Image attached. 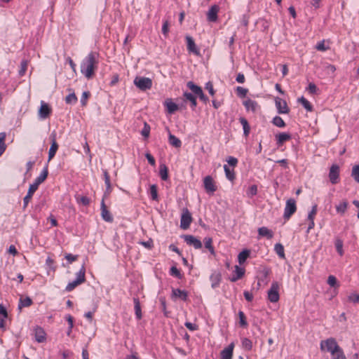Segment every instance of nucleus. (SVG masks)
Returning a JSON list of instances; mask_svg holds the SVG:
<instances>
[{
	"label": "nucleus",
	"instance_id": "nucleus-1",
	"mask_svg": "<svg viewBox=\"0 0 359 359\" xmlns=\"http://www.w3.org/2000/svg\"><path fill=\"white\" fill-rule=\"evenodd\" d=\"M99 54L90 52L81 64V72L88 79L93 78L95 71L97 69Z\"/></svg>",
	"mask_w": 359,
	"mask_h": 359
},
{
	"label": "nucleus",
	"instance_id": "nucleus-2",
	"mask_svg": "<svg viewBox=\"0 0 359 359\" xmlns=\"http://www.w3.org/2000/svg\"><path fill=\"white\" fill-rule=\"evenodd\" d=\"M86 267L83 264L79 272L76 273V279L70 282L66 286L67 292L72 291L76 287L86 282Z\"/></svg>",
	"mask_w": 359,
	"mask_h": 359
},
{
	"label": "nucleus",
	"instance_id": "nucleus-3",
	"mask_svg": "<svg viewBox=\"0 0 359 359\" xmlns=\"http://www.w3.org/2000/svg\"><path fill=\"white\" fill-rule=\"evenodd\" d=\"M135 85L141 90H147L152 87V81L147 77L137 76L134 80Z\"/></svg>",
	"mask_w": 359,
	"mask_h": 359
},
{
	"label": "nucleus",
	"instance_id": "nucleus-4",
	"mask_svg": "<svg viewBox=\"0 0 359 359\" xmlns=\"http://www.w3.org/2000/svg\"><path fill=\"white\" fill-rule=\"evenodd\" d=\"M268 299L273 303L278 302L280 299L279 295V284L278 282L274 281L272 283L270 289L268 291Z\"/></svg>",
	"mask_w": 359,
	"mask_h": 359
},
{
	"label": "nucleus",
	"instance_id": "nucleus-5",
	"mask_svg": "<svg viewBox=\"0 0 359 359\" xmlns=\"http://www.w3.org/2000/svg\"><path fill=\"white\" fill-rule=\"evenodd\" d=\"M297 205L296 201L293 198H290L286 201V205L284 210L283 217L285 220H288L291 216L296 212Z\"/></svg>",
	"mask_w": 359,
	"mask_h": 359
},
{
	"label": "nucleus",
	"instance_id": "nucleus-6",
	"mask_svg": "<svg viewBox=\"0 0 359 359\" xmlns=\"http://www.w3.org/2000/svg\"><path fill=\"white\" fill-rule=\"evenodd\" d=\"M192 222L191 214L187 208H184L180 220V227L182 229H187L189 228Z\"/></svg>",
	"mask_w": 359,
	"mask_h": 359
},
{
	"label": "nucleus",
	"instance_id": "nucleus-7",
	"mask_svg": "<svg viewBox=\"0 0 359 359\" xmlns=\"http://www.w3.org/2000/svg\"><path fill=\"white\" fill-rule=\"evenodd\" d=\"M187 86L196 95L198 96L200 100L204 103H206L208 101V97L203 93V90L200 86L194 84L192 81H189L187 83Z\"/></svg>",
	"mask_w": 359,
	"mask_h": 359
},
{
	"label": "nucleus",
	"instance_id": "nucleus-8",
	"mask_svg": "<svg viewBox=\"0 0 359 359\" xmlns=\"http://www.w3.org/2000/svg\"><path fill=\"white\" fill-rule=\"evenodd\" d=\"M339 166L337 164H333L330 168L329 179L332 184H336L339 182Z\"/></svg>",
	"mask_w": 359,
	"mask_h": 359
},
{
	"label": "nucleus",
	"instance_id": "nucleus-9",
	"mask_svg": "<svg viewBox=\"0 0 359 359\" xmlns=\"http://www.w3.org/2000/svg\"><path fill=\"white\" fill-rule=\"evenodd\" d=\"M203 186L205 191L209 194H213L217 190V186L215 185L212 177L210 175L204 177Z\"/></svg>",
	"mask_w": 359,
	"mask_h": 359
},
{
	"label": "nucleus",
	"instance_id": "nucleus-10",
	"mask_svg": "<svg viewBox=\"0 0 359 359\" xmlns=\"http://www.w3.org/2000/svg\"><path fill=\"white\" fill-rule=\"evenodd\" d=\"M182 238L187 245L194 246L195 249H200L202 248L201 241L192 235H182Z\"/></svg>",
	"mask_w": 359,
	"mask_h": 359
},
{
	"label": "nucleus",
	"instance_id": "nucleus-11",
	"mask_svg": "<svg viewBox=\"0 0 359 359\" xmlns=\"http://www.w3.org/2000/svg\"><path fill=\"white\" fill-rule=\"evenodd\" d=\"M50 138L51 140V146L48 151V161H50L55 156L59 147L56 142V133L55 131L51 133Z\"/></svg>",
	"mask_w": 359,
	"mask_h": 359
},
{
	"label": "nucleus",
	"instance_id": "nucleus-12",
	"mask_svg": "<svg viewBox=\"0 0 359 359\" xmlns=\"http://www.w3.org/2000/svg\"><path fill=\"white\" fill-rule=\"evenodd\" d=\"M275 104L278 114H288L290 112V109L285 100L277 97L275 98Z\"/></svg>",
	"mask_w": 359,
	"mask_h": 359
},
{
	"label": "nucleus",
	"instance_id": "nucleus-13",
	"mask_svg": "<svg viewBox=\"0 0 359 359\" xmlns=\"http://www.w3.org/2000/svg\"><path fill=\"white\" fill-rule=\"evenodd\" d=\"M337 344L336 339L333 337L328 338L325 340H323L320 342V350L322 351H331V349L333 348L334 346H336Z\"/></svg>",
	"mask_w": 359,
	"mask_h": 359
},
{
	"label": "nucleus",
	"instance_id": "nucleus-14",
	"mask_svg": "<svg viewBox=\"0 0 359 359\" xmlns=\"http://www.w3.org/2000/svg\"><path fill=\"white\" fill-rule=\"evenodd\" d=\"M52 112L51 108L48 104L44 102H41V107L39 110V116L41 118L45 119L48 118Z\"/></svg>",
	"mask_w": 359,
	"mask_h": 359
},
{
	"label": "nucleus",
	"instance_id": "nucleus-15",
	"mask_svg": "<svg viewBox=\"0 0 359 359\" xmlns=\"http://www.w3.org/2000/svg\"><path fill=\"white\" fill-rule=\"evenodd\" d=\"M219 11V6L217 4L212 5L208 11L207 18L210 22H216L217 20V13Z\"/></svg>",
	"mask_w": 359,
	"mask_h": 359
},
{
	"label": "nucleus",
	"instance_id": "nucleus-16",
	"mask_svg": "<svg viewBox=\"0 0 359 359\" xmlns=\"http://www.w3.org/2000/svg\"><path fill=\"white\" fill-rule=\"evenodd\" d=\"M48 175V165L43 168L39 176H38L32 186H34L36 189H38L39 186L47 178Z\"/></svg>",
	"mask_w": 359,
	"mask_h": 359
},
{
	"label": "nucleus",
	"instance_id": "nucleus-17",
	"mask_svg": "<svg viewBox=\"0 0 359 359\" xmlns=\"http://www.w3.org/2000/svg\"><path fill=\"white\" fill-rule=\"evenodd\" d=\"M101 216L107 222H112L114 220L111 212L107 210L104 199H102L101 203Z\"/></svg>",
	"mask_w": 359,
	"mask_h": 359
},
{
	"label": "nucleus",
	"instance_id": "nucleus-18",
	"mask_svg": "<svg viewBox=\"0 0 359 359\" xmlns=\"http://www.w3.org/2000/svg\"><path fill=\"white\" fill-rule=\"evenodd\" d=\"M211 286L212 288L217 287L222 280V274L219 271H214L210 277Z\"/></svg>",
	"mask_w": 359,
	"mask_h": 359
},
{
	"label": "nucleus",
	"instance_id": "nucleus-19",
	"mask_svg": "<svg viewBox=\"0 0 359 359\" xmlns=\"http://www.w3.org/2000/svg\"><path fill=\"white\" fill-rule=\"evenodd\" d=\"M234 344L231 343L226 348L221 351L220 359H231L233 356V351Z\"/></svg>",
	"mask_w": 359,
	"mask_h": 359
},
{
	"label": "nucleus",
	"instance_id": "nucleus-20",
	"mask_svg": "<svg viewBox=\"0 0 359 359\" xmlns=\"http://www.w3.org/2000/svg\"><path fill=\"white\" fill-rule=\"evenodd\" d=\"M46 334L41 327H36L34 330V337L37 342L41 343L46 340Z\"/></svg>",
	"mask_w": 359,
	"mask_h": 359
},
{
	"label": "nucleus",
	"instance_id": "nucleus-21",
	"mask_svg": "<svg viewBox=\"0 0 359 359\" xmlns=\"http://www.w3.org/2000/svg\"><path fill=\"white\" fill-rule=\"evenodd\" d=\"M172 297L179 298L183 301H187L188 297V293L185 290L180 289H172Z\"/></svg>",
	"mask_w": 359,
	"mask_h": 359
},
{
	"label": "nucleus",
	"instance_id": "nucleus-22",
	"mask_svg": "<svg viewBox=\"0 0 359 359\" xmlns=\"http://www.w3.org/2000/svg\"><path fill=\"white\" fill-rule=\"evenodd\" d=\"M186 40L187 43V49L189 52L194 53L196 55H199V51L196 48V43L193 39V38L190 36H186Z\"/></svg>",
	"mask_w": 359,
	"mask_h": 359
},
{
	"label": "nucleus",
	"instance_id": "nucleus-23",
	"mask_svg": "<svg viewBox=\"0 0 359 359\" xmlns=\"http://www.w3.org/2000/svg\"><path fill=\"white\" fill-rule=\"evenodd\" d=\"M8 318V312L6 308L0 304V328L6 330L5 319Z\"/></svg>",
	"mask_w": 359,
	"mask_h": 359
},
{
	"label": "nucleus",
	"instance_id": "nucleus-24",
	"mask_svg": "<svg viewBox=\"0 0 359 359\" xmlns=\"http://www.w3.org/2000/svg\"><path fill=\"white\" fill-rule=\"evenodd\" d=\"M243 104L248 111L251 110L255 112L258 108V103L251 99H247L243 102Z\"/></svg>",
	"mask_w": 359,
	"mask_h": 359
},
{
	"label": "nucleus",
	"instance_id": "nucleus-25",
	"mask_svg": "<svg viewBox=\"0 0 359 359\" xmlns=\"http://www.w3.org/2000/svg\"><path fill=\"white\" fill-rule=\"evenodd\" d=\"M258 233L259 236L266 237L267 239H271L273 236V232L265 226L259 228Z\"/></svg>",
	"mask_w": 359,
	"mask_h": 359
},
{
	"label": "nucleus",
	"instance_id": "nucleus-26",
	"mask_svg": "<svg viewBox=\"0 0 359 359\" xmlns=\"http://www.w3.org/2000/svg\"><path fill=\"white\" fill-rule=\"evenodd\" d=\"M134 309L137 319L140 320L142 318L141 306L138 297H133Z\"/></svg>",
	"mask_w": 359,
	"mask_h": 359
},
{
	"label": "nucleus",
	"instance_id": "nucleus-27",
	"mask_svg": "<svg viewBox=\"0 0 359 359\" xmlns=\"http://www.w3.org/2000/svg\"><path fill=\"white\" fill-rule=\"evenodd\" d=\"M277 144L281 146L285 142L291 139V135L289 133H280L276 135Z\"/></svg>",
	"mask_w": 359,
	"mask_h": 359
},
{
	"label": "nucleus",
	"instance_id": "nucleus-28",
	"mask_svg": "<svg viewBox=\"0 0 359 359\" xmlns=\"http://www.w3.org/2000/svg\"><path fill=\"white\" fill-rule=\"evenodd\" d=\"M239 121L243 126V135L245 137H248L250 132V126L248 121V120L244 117H240Z\"/></svg>",
	"mask_w": 359,
	"mask_h": 359
},
{
	"label": "nucleus",
	"instance_id": "nucleus-29",
	"mask_svg": "<svg viewBox=\"0 0 359 359\" xmlns=\"http://www.w3.org/2000/svg\"><path fill=\"white\" fill-rule=\"evenodd\" d=\"M36 190H37V189H36L35 187H34V186H32L30 184L29 189H28L27 194L25 196V197L23 199L24 208H25L27 207V205H28L29 202L30 201L34 193Z\"/></svg>",
	"mask_w": 359,
	"mask_h": 359
},
{
	"label": "nucleus",
	"instance_id": "nucleus-30",
	"mask_svg": "<svg viewBox=\"0 0 359 359\" xmlns=\"http://www.w3.org/2000/svg\"><path fill=\"white\" fill-rule=\"evenodd\" d=\"M33 304L32 299L29 297L23 298L21 297L18 303V309L21 310L23 307L30 306Z\"/></svg>",
	"mask_w": 359,
	"mask_h": 359
},
{
	"label": "nucleus",
	"instance_id": "nucleus-31",
	"mask_svg": "<svg viewBox=\"0 0 359 359\" xmlns=\"http://www.w3.org/2000/svg\"><path fill=\"white\" fill-rule=\"evenodd\" d=\"M235 272L236 276H233L230 278V280L231 282H236L238 280L241 279L245 274V269L239 267L238 266H235Z\"/></svg>",
	"mask_w": 359,
	"mask_h": 359
},
{
	"label": "nucleus",
	"instance_id": "nucleus-32",
	"mask_svg": "<svg viewBox=\"0 0 359 359\" xmlns=\"http://www.w3.org/2000/svg\"><path fill=\"white\" fill-rule=\"evenodd\" d=\"M183 95L186 100L191 102V107L194 109L197 106L196 97L192 93L188 92L184 93Z\"/></svg>",
	"mask_w": 359,
	"mask_h": 359
},
{
	"label": "nucleus",
	"instance_id": "nucleus-33",
	"mask_svg": "<svg viewBox=\"0 0 359 359\" xmlns=\"http://www.w3.org/2000/svg\"><path fill=\"white\" fill-rule=\"evenodd\" d=\"M250 251L249 250H243L238 255V261L240 264H243L246 259L250 257Z\"/></svg>",
	"mask_w": 359,
	"mask_h": 359
},
{
	"label": "nucleus",
	"instance_id": "nucleus-34",
	"mask_svg": "<svg viewBox=\"0 0 359 359\" xmlns=\"http://www.w3.org/2000/svg\"><path fill=\"white\" fill-rule=\"evenodd\" d=\"M159 175L163 181H166L168 179V169L165 164L160 165Z\"/></svg>",
	"mask_w": 359,
	"mask_h": 359
},
{
	"label": "nucleus",
	"instance_id": "nucleus-35",
	"mask_svg": "<svg viewBox=\"0 0 359 359\" xmlns=\"http://www.w3.org/2000/svg\"><path fill=\"white\" fill-rule=\"evenodd\" d=\"M165 105L167 107V111L169 114L175 113L178 109L179 106L172 101H165Z\"/></svg>",
	"mask_w": 359,
	"mask_h": 359
},
{
	"label": "nucleus",
	"instance_id": "nucleus-36",
	"mask_svg": "<svg viewBox=\"0 0 359 359\" xmlns=\"http://www.w3.org/2000/svg\"><path fill=\"white\" fill-rule=\"evenodd\" d=\"M104 183L106 184V192L109 194L111 191L110 176L107 170H103Z\"/></svg>",
	"mask_w": 359,
	"mask_h": 359
},
{
	"label": "nucleus",
	"instance_id": "nucleus-37",
	"mask_svg": "<svg viewBox=\"0 0 359 359\" xmlns=\"http://www.w3.org/2000/svg\"><path fill=\"white\" fill-rule=\"evenodd\" d=\"M348 205V203L346 200H344L343 201L340 202L339 204L336 206L337 212L341 215H344L347 210Z\"/></svg>",
	"mask_w": 359,
	"mask_h": 359
},
{
	"label": "nucleus",
	"instance_id": "nucleus-38",
	"mask_svg": "<svg viewBox=\"0 0 359 359\" xmlns=\"http://www.w3.org/2000/svg\"><path fill=\"white\" fill-rule=\"evenodd\" d=\"M169 142L171 145L176 148H179L182 145L180 140L171 133L169 134Z\"/></svg>",
	"mask_w": 359,
	"mask_h": 359
},
{
	"label": "nucleus",
	"instance_id": "nucleus-39",
	"mask_svg": "<svg viewBox=\"0 0 359 359\" xmlns=\"http://www.w3.org/2000/svg\"><path fill=\"white\" fill-rule=\"evenodd\" d=\"M334 245L338 254L340 256H342L344 253L343 250V241L339 238H337L335 239Z\"/></svg>",
	"mask_w": 359,
	"mask_h": 359
},
{
	"label": "nucleus",
	"instance_id": "nucleus-40",
	"mask_svg": "<svg viewBox=\"0 0 359 359\" xmlns=\"http://www.w3.org/2000/svg\"><path fill=\"white\" fill-rule=\"evenodd\" d=\"M205 247L208 249L212 255L215 254V249L212 246V239L210 237H205L204 238Z\"/></svg>",
	"mask_w": 359,
	"mask_h": 359
},
{
	"label": "nucleus",
	"instance_id": "nucleus-41",
	"mask_svg": "<svg viewBox=\"0 0 359 359\" xmlns=\"http://www.w3.org/2000/svg\"><path fill=\"white\" fill-rule=\"evenodd\" d=\"M298 102H299L307 111H313V106L303 96L298 99Z\"/></svg>",
	"mask_w": 359,
	"mask_h": 359
},
{
	"label": "nucleus",
	"instance_id": "nucleus-42",
	"mask_svg": "<svg viewBox=\"0 0 359 359\" xmlns=\"http://www.w3.org/2000/svg\"><path fill=\"white\" fill-rule=\"evenodd\" d=\"M224 170L225 172L226 177L230 181H233L235 179V172L233 170H231L226 165H224Z\"/></svg>",
	"mask_w": 359,
	"mask_h": 359
},
{
	"label": "nucleus",
	"instance_id": "nucleus-43",
	"mask_svg": "<svg viewBox=\"0 0 359 359\" xmlns=\"http://www.w3.org/2000/svg\"><path fill=\"white\" fill-rule=\"evenodd\" d=\"M274 250L280 258H285L284 247L282 244L276 243L274 246Z\"/></svg>",
	"mask_w": 359,
	"mask_h": 359
},
{
	"label": "nucleus",
	"instance_id": "nucleus-44",
	"mask_svg": "<svg viewBox=\"0 0 359 359\" xmlns=\"http://www.w3.org/2000/svg\"><path fill=\"white\" fill-rule=\"evenodd\" d=\"M272 123L278 128H283L285 126V121L280 116H276L273 118Z\"/></svg>",
	"mask_w": 359,
	"mask_h": 359
},
{
	"label": "nucleus",
	"instance_id": "nucleus-45",
	"mask_svg": "<svg viewBox=\"0 0 359 359\" xmlns=\"http://www.w3.org/2000/svg\"><path fill=\"white\" fill-rule=\"evenodd\" d=\"M76 201L78 203L82 204L85 206L88 205L90 202V198L85 196H78L76 197Z\"/></svg>",
	"mask_w": 359,
	"mask_h": 359
},
{
	"label": "nucleus",
	"instance_id": "nucleus-46",
	"mask_svg": "<svg viewBox=\"0 0 359 359\" xmlns=\"http://www.w3.org/2000/svg\"><path fill=\"white\" fill-rule=\"evenodd\" d=\"M351 177L356 182H359V165H355L353 167Z\"/></svg>",
	"mask_w": 359,
	"mask_h": 359
},
{
	"label": "nucleus",
	"instance_id": "nucleus-47",
	"mask_svg": "<svg viewBox=\"0 0 359 359\" xmlns=\"http://www.w3.org/2000/svg\"><path fill=\"white\" fill-rule=\"evenodd\" d=\"M150 130H151L150 126L147 122H144V128H142V130L141 131V135L145 138L149 137V134H150Z\"/></svg>",
	"mask_w": 359,
	"mask_h": 359
},
{
	"label": "nucleus",
	"instance_id": "nucleus-48",
	"mask_svg": "<svg viewBox=\"0 0 359 359\" xmlns=\"http://www.w3.org/2000/svg\"><path fill=\"white\" fill-rule=\"evenodd\" d=\"M238 316H239V323L241 325V327H245L248 326V323L246 321V317H245V313L242 311H240L238 312Z\"/></svg>",
	"mask_w": 359,
	"mask_h": 359
},
{
	"label": "nucleus",
	"instance_id": "nucleus-49",
	"mask_svg": "<svg viewBox=\"0 0 359 359\" xmlns=\"http://www.w3.org/2000/svg\"><path fill=\"white\" fill-rule=\"evenodd\" d=\"M77 97L76 96L74 93H72L69 94L65 97V102L67 104L76 103L77 102Z\"/></svg>",
	"mask_w": 359,
	"mask_h": 359
},
{
	"label": "nucleus",
	"instance_id": "nucleus-50",
	"mask_svg": "<svg viewBox=\"0 0 359 359\" xmlns=\"http://www.w3.org/2000/svg\"><path fill=\"white\" fill-rule=\"evenodd\" d=\"M242 346L245 349L250 351L252 348V343L249 339L243 338L242 340Z\"/></svg>",
	"mask_w": 359,
	"mask_h": 359
},
{
	"label": "nucleus",
	"instance_id": "nucleus-51",
	"mask_svg": "<svg viewBox=\"0 0 359 359\" xmlns=\"http://www.w3.org/2000/svg\"><path fill=\"white\" fill-rule=\"evenodd\" d=\"M27 61L25 60H23L22 62H21V64H20V69L19 70V75L22 76L25 75L26 71H27Z\"/></svg>",
	"mask_w": 359,
	"mask_h": 359
},
{
	"label": "nucleus",
	"instance_id": "nucleus-52",
	"mask_svg": "<svg viewBox=\"0 0 359 359\" xmlns=\"http://www.w3.org/2000/svg\"><path fill=\"white\" fill-rule=\"evenodd\" d=\"M150 194H151L152 200L158 201L157 187L155 184H153L150 187Z\"/></svg>",
	"mask_w": 359,
	"mask_h": 359
},
{
	"label": "nucleus",
	"instance_id": "nucleus-53",
	"mask_svg": "<svg viewBox=\"0 0 359 359\" xmlns=\"http://www.w3.org/2000/svg\"><path fill=\"white\" fill-rule=\"evenodd\" d=\"M332 359H346V355L344 353L343 349L340 347L339 351L336 352Z\"/></svg>",
	"mask_w": 359,
	"mask_h": 359
},
{
	"label": "nucleus",
	"instance_id": "nucleus-54",
	"mask_svg": "<svg viewBox=\"0 0 359 359\" xmlns=\"http://www.w3.org/2000/svg\"><path fill=\"white\" fill-rule=\"evenodd\" d=\"M170 274L179 279L182 278L180 270L176 266H172L170 269Z\"/></svg>",
	"mask_w": 359,
	"mask_h": 359
},
{
	"label": "nucleus",
	"instance_id": "nucleus-55",
	"mask_svg": "<svg viewBox=\"0 0 359 359\" xmlns=\"http://www.w3.org/2000/svg\"><path fill=\"white\" fill-rule=\"evenodd\" d=\"M90 96L89 91H84L81 98V104L82 106H86L87 104V100Z\"/></svg>",
	"mask_w": 359,
	"mask_h": 359
},
{
	"label": "nucleus",
	"instance_id": "nucleus-56",
	"mask_svg": "<svg viewBox=\"0 0 359 359\" xmlns=\"http://www.w3.org/2000/svg\"><path fill=\"white\" fill-rule=\"evenodd\" d=\"M327 283L331 287H339V285L337 284V280L335 276L330 275L327 278Z\"/></svg>",
	"mask_w": 359,
	"mask_h": 359
},
{
	"label": "nucleus",
	"instance_id": "nucleus-57",
	"mask_svg": "<svg viewBox=\"0 0 359 359\" xmlns=\"http://www.w3.org/2000/svg\"><path fill=\"white\" fill-rule=\"evenodd\" d=\"M348 301L354 304L359 302V294L352 293L348 296Z\"/></svg>",
	"mask_w": 359,
	"mask_h": 359
},
{
	"label": "nucleus",
	"instance_id": "nucleus-58",
	"mask_svg": "<svg viewBox=\"0 0 359 359\" xmlns=\"http://www.w3.org/2000/svg\"><path fill=\"white\" fill-rule=\"evenodd\" d=\"M317 208H318V206L316 204L313 205L311 210L309 212V213L308 215V220L314 219L315 216L317 213Z\"/></svg>",
	"mask_w": 359,
	"mask_h": 359
},
{
	"label": "nucleus",
	"instance_id": "nucleus-59",
	"mask_svg": "<svg viewBox=\"0 0 359 359\" xmlns=\"http://www.w3.org/2000/svg\"><path fill=\"white\" fill-rule=\"evenodd\" d=\"M139 243L149 250L151 249L154 246L153 241L151 238L147 241H140Z\"/></svg>",
	"mask_w": 359,
	"mask_h": 359
},
{
	"label": "nucleus",
	"instance_id": "nucleus-60",
	"mask_svg": "<svg viewBox=\"0 0 359 359\" xmlns=\"http://www.w3.org/2000/svg\"><path fill=\"white\" fill-rule=\"evenodd\" d=\"M169 32V22L168 20H165L162 26V33L165 36V37H167Z\"/></svg>",
	"mask_w": 359,
	"mask_h": 359
},
{
	"label": "nucleus",
	"instance_id": "nucleus-61",
	"mask_svg": "<svg viewBox=\"0 0 359 359\" xmlns=\"http://www.w3.org/2000/svg\"><path fill=\"white\" fill-rule=\"evenodd\" d=\"M236 92L240 97H244L246 96L248 93V89L244 88L241 86H238L236 88Z\"/></svg>",
	"mask_w": 359,
	"mask_h": 359
},
{
	"label": "nucleus",
	"instance_id": "nucleus-62",
	"mask_svg": "<svg viewBox=\"0 0 359 359\" xmlns=\"http://www.w3.org/2000/svg\"><path fill=\"white\" fill-rule=\"evenodd\" d=\"M205 89L208 90L209 93L213 96L215 95V90L213 88V85L211 81H208L205 84Z\"/></svg>",
	"mask_w": 359,
	"mask_h": 359
},
{
	"label": "nucleus",
	"instance_id": "nucleus-63",
	"mask_svg": "<svg viewBox=\"0 0 359 359\" xmlns=\"http://www.w3.org/2000/svg\"><path fill=\"white\" fill-rule=\"evenodd\" d=\"M257 193V187L255 184H253L250 187L248 194L250 195L251 196L256 195Z\"/></svg>",
	"mask_w": 359,
	"mask_h": 359
},
{
	"label": "nucleus",
	"instance_id": "nucleus-64",
	"mask_svg": "<svg viewBox=\"0 0 359 359\" xmlns=\"http://www.w3.org/2000/svg\"><path fill=\"white\" fill-rule=\"evenodd\" d=\"M307 90L311 94H315L317 91V86L313 83H310L307 88Z\"/></svg>",
	"mask_w": 359,
	"mask_h": 359
}]
</instances>
